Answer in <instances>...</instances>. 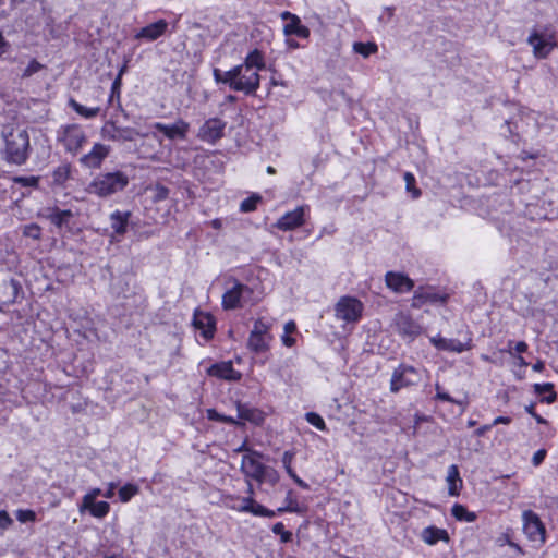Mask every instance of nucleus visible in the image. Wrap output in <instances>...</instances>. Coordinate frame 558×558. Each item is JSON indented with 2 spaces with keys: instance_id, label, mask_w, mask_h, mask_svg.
<instances>
[{
  "instance_id": "1",
  "label": "nucleus",
  "mask_w": 558,
  "mask_h": 558,
  "mask_svg": "<svg viewBox=\"0 0 558 558\" xmlns=\"http://www.w3.org/2000/svg\"><path fill=\"white\" fill-rule=\"evenodd\" d=\"M265 68L264 57L257 49L251 51L242 64L231 69V89L253 95L259 87L260 76L258 72Z\"/></svg>"
},
{
  "instance_id": "2",
  "label": "nucleus",
  "mask_w": 558,
  "mask_h": 558,
  "mask_svg": "<svg viewBox=\"0 0 558 558\" xmlns=\"http://www.w3.org/2000/svg\"><path fill=\"white\" fill-rule=\"evenodd\" d=\"M1 135L3 159L10 165H24L31 153L28 132L20 126L7 125L3 126Z\"/></svg>"
},
{
  "instance_id": "3",
  "label": "nucleus",
  "mask_w": 558,
  "mask_h": 558,
  "mask_svg": "<svg viewBox=\"0 0 558 558\" xmlns=\"http://www.w3.org/2000/svg\"><path fill=\"white\" fill-rule=\"evenodd\" d=\"M129 184V177L122 171L98 173L88 183L86 192L100 198H108L122 192Z\"/></svg>"
},
{
  "instance_id": "4",
  "label": "nucleus",
  "mask_w": 558,
  "mask_h": 558,
  "mask_svg": "<svg viewBox=\"0 0 558 558\" xmlns=\"http://www.w3.org/2000/svg\"><path fill=\"white\" fill-rule=\"evenodd\" d=\"M227 290L222 294L221 305L226 311L242 308L247 304H255L257 299L254 295V290L240 282L234 277H229L226 281Z\"/></svg>"
},
{
  "instance_id": "5",
  "label": "nucleus",
  "mask_w": 558,
  "mask_h": 558,
  "mask_svg": "<svg viewBox=\"0 0 558 558\" xmlns=\"http://www.w3.org/2000/svg\"><path fill=\"white\" fill-rule=\"evenodd\" d=\"M363 303L354 296H341L335 304V317L344 325L356 324L363 314Z\"/></svg>"
},
{
  "instance_id": "6",
  "label": "nucleus",
  "mask_w": 558,
  "mask_h": 558,
  "mask_svg": "<svg viewBox=\"0 0 558 558\" xmlns=\"http://www.w3.org/2000/svg\"><path fill=\"white\" fill-rule=\"evenodd\" d=\"M57 138L72 155H76L87 141L83 128L75 123L60 126Z\"/></svg>"
},
{
  "instance_id": "7",
  "label": "nucleus",
  "mask_w": 558,
  "mask_h": 558,
  "mask_svg": "<svg viewBox=\"0 0 558 558\" xmlns=\"http://www.w3.org/2000/svg\"><path fill=\"white\" fill-rule=\"evenodd\" d=\"M422 380V369L412 365L400 364L392 373L390 391L396 393L403 388L416 386Z\"/></svg>"
},
{
  "instance_id": "8",
  "label": "nucleus",
  "mask_w": 558,
  "mask_h": 558,
  "mask_svg": "<svg viewBox=\"0 0 558 558\" xmlns=\"http://www.w3.org/2000/svg\"><path fill=\"white\" fill-rule=\"evenodd\" d=\"M264 454L256 450H248L242 457L241 471L247 477L263 483L266 477L267 466L262 462Z\"/></svg>"
},
{
  "instance_id": "9",
  "label": "nucleus",
  "mask_w": 558,
  "mask_h": 558,
  "mask_svg": "<svg viewBox=\"0 0 558 558\" xmlns=\"http://www.w3.org/2000/svg\"><path fill=\"white\" fill-rule=\"evenodd\" d=\"M526 41L532 47L536 59H546L557 45L553 34H544L537 29L530 33Z\"/></svg>"
},
{
  "instance_id": "10",
  "label": "nucleus",
  "mask_w": 558,
  "mask_h": 558,
  "mask_svg": "<svg viewBox=\"0 0 558 558\" xmlns=\"http://www.w3.org/2000/svg\"><path fill=\"white\" fill-rule=\"evenodd\" d=\"M226 126V121L219 118H209L198 129L197 137L203 142L215 144L223 137Z\"/></svg>"
},
{
  "instance_id": "11",
  "label": "nucleus",
  "mask_w": 558,
  "mask_h": 558,
  "mask_svg": "<svg viewBox=\"0 0 558 558\" xmlns=\"http://www.w3.org/2000/svg\"><path fill=\"white\" fill-rule=\"evenodd\" d=\"M523 531L526 537L532 542L545 543V527L539 517L532 510H526L522 514Z\"/></svg>"
},
{
  "instance_id": "12",
  "label": "nucleus",
  "mask_w": 558,
  "mask_h": 558,
  "mask_svg": "<svg viewBox=\"0 0 558 558\" xmlns=\"http://www.w3.org/2000/svg\"><path fill=\"white\" fill-rule=\"evenodd\" d=\"M308 205L298 206L293 210L282 215L275 223V227L281 231H291L302 227L305 223V215L308 214Z\"/></svg>"
},
{
  "instance_id": "13",
  "label": "nucleus",
  "mask_w": 558,
  "mask_h": 558,
  "mask_svg": "<svg viewBox=\"0 0 558 558\" xmlns=\"http://www.w3.org/2000/svg\"><path fill=\"white\" fill-rule=\"evenodd\" d=\"M393 326L400 336L409 338L410 340H413L422 331V327L411 317L410 314L404 312H399L395 315Z\"/></svg>"
},
{
  "instance_id": "14",
  "label": "nucleus",
  "mask_w": 558,
  "mask_h": 558,
  "mask_svg": "<svg viewBox=\"0 0 558 558\" xmlns=\"http://www.w3.org/2000/svg\"><path fill=\"white\" fill-rule=\"evenodd\" d=\"M151 128L161 132L169 140H185L190 130V124L186 121L179 119L173 124L156 122Z\"/></svg>"
},
{
  "instance_id": "15",
  "label": "nucleus",
  "mask_w": 558,
  "mask_h": 558,
  "mask_svg": "<svg viewBox=\"0 0 558 558\" xmlns=\"http://www.w3.org/2000/svg\"><path fill=\"white\" fill-rule=\"evenodd\" d=\"M206 373L209 376L227 381H239L242 378V374L234 369L231 361L215 363L206 369Z\"/></svg>"
},
{
  "instance_id": "16",
  "label": "nucleus",
  "mask_w": 558,
  "mask_h": 558,
  "mask_svg": "<svg viewBox=\"0 0 558 558\" xmlns=\"http://www.w3.org/2000/svg\"><path fill=\"white\" fill-rule=\"evenodd\" d=\"M110 153V148L101 143H96L88 154L81 157V163L89 169L99 168Z\"/></svg>"
},
{
  "instance_id": "17",
  "label": "nucleus",
  "mask_w": 558,
  "mask_h": 558,
  "mask_svg": "<svg viewBox=\"0 0 558 558\" xmlns=\"http://www.w3.org/2000/svg\"><path fill=\"white\" fill-rule=\"evenodd\" d=\"M448 295L439 294L432 288H418L415 290L414 295L412 298V306L421 307L427 303H446Z\"/></svg>"
},
{
  "instance_id": "18",
  "label": "nucleus",
  "mask_w": 558,
  "mask_h": 558,
  "mask_svg": "<svg viewBox=\"0 0 558 558\" xmlns=\"http://www.w3.org/2000/svg\"><path fill=\"white\" fill-rule=\"evenodd\" d=\"M385 279L387 287L397 293H405L414 288L413 280L402 272L388 271Z\"/></svg>"
},
{
  "instance_id": "19",
  "label": "nucleus",
  "mask_w": 558,
  "mask_h": 558,
  "mask_svg": "<svg viewBox=\"0 0 558 558\" xmlns=\"http://www.w3.org/2000/svg\"><path fill=\"white\" fill-rule=\"evenodd\" d=\"M168 29V22L166 20H158L151 24L141 28L136 34V39H144L146 41H154L166 34Z\"/></svg>"
},
{
  "instance_id": "20",
  "label": "nucleus",
  "mask_w": 558,
  "mask_h": 558,
  "mask_svg": "<svg viewBox=\"0 0 558 558\" xmlns=\"http://www.w3.org/2000/svg\"><path fill=\"white\" fill-rule=\"evenodd\" d=\"M240 512H250L257 517L274 518L276 511L267 509L260 504H257L252 497L242 498L239 506H233Z\"/></svg>"
},
{
  "instance_id": "21",
  "label": "nucleus",
  "mask_w": 558,
  "mask_h": 558,
  "mask_svg": "<svg viewBox=\"0 0 558 558\" xmlns=\"http://www.w3.org/2000/svg\"><path fill=\"white\" fill-rule=\"evenodd\" d=\"M193 324L196 329L201 330V333L205 340H209L214 337L216 322L210 314L204 312H195Z\"/></svg>"
},
{
  "instance_id": "22",
  "label": "nucleus",
  "mask_w": 558,
  "mask_h": 558,
  "mask_svg": "<svg viewBox=\"0 0 558 558\" xmlns=\"http://www.w3.org/2000/svg\"><path fill=\"white\" fill-rule=\"evenodd\" d=\"M281 16L283 20H289L283 27L284 35H295L301 38H307L310 36V29L301 23L299 16L288 11L283 12Z\"/></svg>"
},
{
  "instance_id": "23",
  "label": "nucleus",
  "mask_w": 558,
  "mask_h": 558,
  "mask_svg": "<svg viewBox=\"0 0 558 558\" xmlns=\"http://www.w3.org/2000/svg\"><path fill=\"white\" fill-rule=\"evenodd\" d=\"M44 217L58 229L66 227L74 214L70 209H60L59 207L46 208Z\"/></svg>"
},
{
  "instance_id": "24",
  "label": "nucleus",
  "mask_w": 558,
  "mask_h": 558,
  "mask_svg": "<svg viewBox=\"0 0 558 558\" xmlns=\"http://www.w3.org/2000/svg\"><path fill=\"white\" fill-rule=\"evenodd\" d=\"M430 343L438 350L462 353L470 349L468 343H462L457 339H447L441 336H435L429 339Z\"/></svg>"
},
{
  "instance_id": "25",
  "label": "nucleus",
  "mask_w": 558,
  "mask_h": 558,
  "mask_svg": "<svg viewBox=\"0 0 558 558\" xmlns=\"http://www.w3.org/2000/svg\"><path fill=\"white\" fill-rule=\"evenodd\" d=\"M130 217V211L114 210L110 214V226L113 234L122 236L126 233Z\"/></svg>"
},
{
  "instance_id": "26",
  "label": "nucleus",
  "mask_w": 558,
  "mask_h": 558,
  "mask_svg": "<svg viewBox=\"0 0 558 558\" xmlns=\"http://www.w3.org/2000/svg\"><path fill=\"white\" fill-rule=\"evenodd\" d=\"M137 136H145L133 128H121L113 125L112 132L109 134V140L116 142H133Z\"/></svg>"
},
{
  "instance_id": "27",
  "label": "nucleus",
  "mask_w": 558,
  "mask_h": 558,
  "mask_svg": "<svg viewBox=\"0 0 558 558\" xmlns=\"http://www.w3.org/2000/svg\"><path fill=\"white\" fill-rule=\"evenodd\" d=\"M272 336H259L250 333L247 348L254 353H264L269 350Z\"/></svg>"
},
{
  "instance_id": "28",
  "label": "nucleus",
  "mask_w": 558,
  "mask_h": 558,
  "mask_svg": "<svg viewBox=\"0 0 558 558\" xmlns=\"http://www.w3.org/2000/svg\"><path fill=\"white\" fill-rule=\"evenodd\" d=\"M88 510L90 515L97 519L105 518L110 511V505L107 501H92V502H82L80 506V511Z\"/></svg>"
},
{
  "instance_id": "29",
  "label": "nucleus",
  "mask_w": 558,
  "mask_h": 558,
  "mask_svg": "<svg viewBox=\"0 0 558 558\" xmlns=\"http://www.w3.org/2000/svg\"><path fill=\"white\" fill-rule=\"evenodd\" d=\"M446 481L448 484V494L450 496L459 495L460 488L462 486V480L460 477L457 465L452 464L448 468Z\"/></svg>"
},
{
  "instance_id": "30",
  "label": "nucleus",
  "mask_w": 558,
  "mask_h": 558,
  "mask_svg": "<svg viewBox=\"0 0 558 558\" xmlns=\"http://www.w3.org/2000/svg\"><path fill=\"white\" fill-rule=\"evenodd\" d=\"M111 293L117 298H128L131 293L130 281L125 277H118L110 284Z\"/></svg>"
},
{
  "instance_id": "31",
  "label": "nucleus",
  "mask_w": 558,
  "mask_h": 558,
  "mask_svg": "<svg viewBox=\"0 0 558 558\" xmlns=\"http://www.w3.org/2000/svg\"><path fill=\"white\" fill-rule=\"evenodd\" d=\"M422 539L428 545H435L440 539H448V534L445 530L428 526L423 530Z\"/></svg>"
},
{
  "instance_id": "32",
  "label": "nucleus",
  "mask_w": 558,
  "mask_h": 558,
  "mask_svg": "<svg viewBox=\"0 0 558 558\" xmlns=\"http://www.w3.org/2000/svg\"><path fill=\"white\" fill-rule=\"evenodd\" d=\"M69 107H71L77 114L85 119H93L97 117L100 112V107H85L77 102L74 98H70L68 101Z\"/></svg>"
},
{
  "instance_id": "33",
  "label": "nucleus",
  "mask_w": 558,
  "mask_h": 558,
  "mask_svg": "<svg viewBox=\"0 0 558 558\" xmlns=\"http://www.w3.org/2000/svg\"><path fill=\"white\" fill-rule=\"evenodd\" d=\"M71 174V165L63 162L52 171V181L57 185H62Z\"/></svg>"
},
{
  "instance_id": "34",
  "label": "nucleus",
  "mask_w": 558,
  "mask_h": 558,
  "mask_svg": "<svg viewBox=\"0 0 558 558\" xmlns=\"http://www.w3.org/2000/svg\"><path fill=\"white\" fill-rule=\"evenodd\" d=\"M451 514L459 521L464 522H474L476 520V514L474 512H470L463 505L456 504L451 508Z\"/></svg>"
},
{
  "instance_id": "35",
  "label": "nucleus",
  "mask_w": 558,
  "mask_h": 558,
  "mask_svg": "<svg viewBox=\"0 0 558 558\" xmlns=\"http://www.w3.org/2000/svg\"><path fill=\"white\" fill-rule=\"evenodd\" d=\"M140 492V488L137 485L135 484H132V483H128L125 485H123L118 494H119V498L122 502H128L130 501L135 495H137Z\"/></svg>"
},
{
  "instance_id": "36",
  "label": "nucleus",
  "mask_w": 558,
  "mask_h": 558,
  "mask_svg": "<svg viewBox=\"0 0 558 558\" xmlns=\"http://www.w3.org/2000/svg\"><path fill=\"white\" fill-rule=\"evenodd\" d=\"M354 52L363 56L364 58L369 57L371 54L377 52L378 48L375 43H354L353 45Z\"/></svg>"
},
{
  "instance_id": "37",
  "label": "nucleus",
  "mask_w": 558,
  "mask_h": 558,
  "mask_svg": "<svg viewBox=\"0 0 558 558\" xmlns=\"http://www.w3.org/2000/svg\"><path fill=\"white\" fill-rule=\"evenodd\" d=\"M236 409H238V417L239 418L250 421V422L257 421L258 412L255 409L250 408L242 403H238Z\"/></svg>"
},
{
  "instance_id": "38",
  "label": "nucleus",
  "mask_w": 558,
  "mask_h": 558,
  "mask_svg": "<svg viewBox=\"0 0 558 558\" xmlns=\"http://www.w3.org/2000/svg\"><path fill=\"white\" fill-rule=\"evenodd\" d=\"M534 391L538 395L549 392L547 397L543 399L546 403H553L556 400V392L554 391V385L550 383L535 384Z\"/></svg>"
},
{
  "instance_id": "39",
  "label": "nucleus",
  "mask_w": 558,
  "mask_h": 558,
  "mask_svg": "<svg viewBox=\"0 0 558 558\" xmlns=\"http://www.w3.org/2000/svg\"><path fill=\"white\" fill-rule=\"evenodd\" d=\"M270 328L271 324L269 322H266L263 318H258L254 322L253 329L251 330L250 333L259 336H271Z\"/></svg>"
},
{
  "instance_id": "40",
  "label": "nucleus",
  "mask_w": 558,
  "mask_h": 558,
  "mask_svg": "<svg viewBox=\"0 0 558 558\" xmlns=\"http://www.w3.org/2000/svg\"><path fill=\"white\" fill-rule=\"evenodd\" d=\"M262 201V196L258 194H253L252 196L243 199L240 204V210L242 213H251L254 211L257 207V204Z\"/></svg>"
},
{
  "instance_id": "41",
  "label": "nucleus",
  "mask_w": 558,
  "mask_h": 558,
  "mask_svg": "<svg viewBox=\"0 0 558 558\" xmlns=\"http://www.w3.org/2000/svg\"><path fill=\"white\" fill-rule=\"evenodd\" d=\"M12 180L15 184H19L24 187H37L39 184L40 178L36 177V175H28V177L21 175V177H14Z\"/></svg>"
},
{
  "instance_id": "42",
  "label": "nucleus",
  "mask_w": 558,
  "mask_h": 558,
  "mask_svg": "<svg viewBox=\"0 0 558 558\" xmlns=\"http://www.w3.org/2000/svg\"><path fill=\"white\" fill-rule=\"evenodd\" d=\"M305 418L311 425L315 426L317 429H319L322 432L327 430L325 421L319 414H317L315 412H307L305 414Z\"/></svg>"
},
{
  "instance_id": "43",
  "label": "nucleus",
  "mask_w": 558,
  "mask_h": 558,
  "mask_svg": "<svg viewBox=\"0 0 558 558\" xmlns=\"http://www.w3.org/2000/svg\"><path fill=\"white\" fill-rule=\"evenodd\" d=\"M403 179L405 181L407 191L412 193L413 198H417L421 195V191L414 186L415 177L411 172H405Z\"/></svg>"
},
{
  "instance_id": "44",
  "label": "nucleus",
  "mask_w": 558,
  "mask_h": 558,
  "mask_svg": "<svg viewBox=\"0 0 558 558\" xmlns=\"http://www.w3.org/2000/svg\"><path fill=\"white\" fill-rule=\"evenodd\" d=\"M272 532L276 535H280V541L282 543H289L292 539V533L284 530V525L282 522H277L276 524H274Z\"/></svg>"
},
{
  "instance_id": "45",
  "label": "nucleus",
  "mask_w": 558,
  "mask_h": 558,
  "mask_svg": "<svg viewBox=\"0 0 558 558\" xmlns=\"http://www.w3.org/2000/svg\"><path fill=\"white\" fill-rule=\"evenodd\" d=\"M41 69H44V65L39 63L36 59H33L28 65L23 70L21 76L23 78H27L39 72Z\"/></svg>"
},
{
  "instance_id": "46",
  "label": "nucleus",
  "mask_w": 558,
  "mask_h": 558,
  "mask_svg": "<svg viewBox=\"0 0 558 558\" xmlns=\"http://www.w3.org/2000/svg\"><path fill=\"white\" fill-rule=\"evenodd\" d=\"M23 234L34 240H39L41 236V228L36 223L26 225L23 228Z\"/></svg>"
},
{
  "instance_id": "47",
  "label": "nucleus",
  "mask_w": 558,
  "mask_h": 558,
  "mask_svg": "<svg viewBox=\"0 0 558 558\" xmlns=\"http://www.w3.org/2000/svg\"><path fill=\"white\" fill-rule=\"evenodd\" d=\"M120 88H121V73L118 74L116 80L113 81L111 85V93L109 96V104H112L114 98H117L118 102L120 104Z\"/></svg>"
},
{
  "instance_id": "48",
  "label": "nucleus",
  "mask_w": 558,
  "mask_h": 558,
  "mask_svg": "<svg viewBox=\"0 0 558 558\" xmlns=\"http://www.w3.org/2000/svg\"><path fill=\"white\" fill-rule=\"evenodd\" d=\"M3 286L7 290L10 291L11 301H14L21 290V284L15 279H10L3 282Z\"/></svg>"
},
{
  "instance_id": "49",
  "label": "nucleus",
  "mask_w": 558,
  "mask_h": 558,
  "mask_svg": "<svg viewBox=\"0 0 558 558\" xmlns=\"http://www.w3.org/2000/svg\"><path fill=\"white\" fill-rule=\"evenodd\" d=\"M214 78L217 83L227 84L231 88L232 78H229L228 75H231V70L222 72L219 69H214Z\"/></svg>"
},
{
  "instance_id": "50",
  "label": "nucleus",
  "mask_w": 558,
  "mask_h": 558,
  "mask_svg": "<svg viewBox=\"0 0 558 558\" xmlns=\"http://www.w3.org/2000/svg\"><path fill=\"white\" fill-rule=\"evenodd\" d=\"M153 191H154V196H153L154 202L163 201L169 196V189L165 185L157 184V185H155Z\"/></svg>"
},
{
  "instance_id": "51",
  "label": "nucleus",
  "mask_w": 558,
  "mask_h": 558,
  "mask_svg": "<svg viewBox=\"0 0 558 558\" xmlns=\"http://www.w3.org/2000/svg\"><path fill=\"white\" fill-rule=\"evenodd\" d=\"M16 519L22 523L33 522L36 519V514L33 510L20 509L16 511Z\"/></svg>"
},
{
  "instance_id": "52",
  "label": "nucleus",
  "mask_w": 558,
  "mask_h": 558,
  "mask_svg": "<svg viewBox=\"0 0 558 558\" xmlns=\"http://www.w3.org/2000/svg\"><path fill=\"white\" fill-rule=\"evenodd\" d=\"M13 523V520L10 518L9 513L4 510L0 511V529L7 530Z\"/></svg>"
},
{
  "instance_id": "53",
  "label": "nucleus",
  "mask_w": 558,
  "mask_h": 558,
  "mask_svg": "<svg viewBox=\"0 0 558 558\" xmlns=\"http://www.w3.org/2000/svg\"><path fill=\"white\" fill-rule=\"evenodd\" d=\"M100 488H92L87 494L84 495L82 502H92L97 499L98 496L102 495Z\"/></svg>"
},
{
  "instance_id": "54",
  "label": "nucleus",
  "mask_w": 558,
  "mask_h": 558,
  "mask_svg": "<svg viewBox=\"0 0 558 558\" xmlns=\"http://www.w3.org/2000/svg\"><path fill=\"white\" fill-rule=\"evenodd\" d=\"M534 408H535V404L531 403L529 405H525V411L530 415H532L538 424H547V421L544 417H542L539 414H537L535 412Z\"/></svg>"
},
{
  "instance_id": "55",
  "label": "nucleus",
  "mask_w": 558,
  "mask_h": 558,
  "mask_svg": "<svg viewBox=\"0 0 558 558\" xmlns=\"http://www.w3.org/2000/svg\"><path fill=\"white\" fill-rule=\"evenodd\" d=\"M545 457H546L545 449H539L536 452H534V454L532 457L533 465L538 466L544 461Z\"/></svg>"
},
{
  "instance_id": "56",
  "label": "nucleus",
  "mask_w": 558,
  "mask_h": 558,
  "mask_svg": "<svg viewBox=\"0 0 558 558\" xmlns=\"http://www.w3.org/2000/svg\"><path fill=\"white\" fill-rule=\"evenodd\" d=\"M294 456H295V452H293V451H284L283 452L281 461H282L284 469L292 466V461L294 459Z\"/></svg>"
},
{
  "instance_id": "57",
  "label": "nucleus",
  "mask_w": 558,
  "mask_h": 558,
  "mask_svg": "<svg viewBox=\"0 0 558 558\" xmlns=\"http://www.w3.org/2000/svg\"><path fill=\"white\" fill-rule=\"evenodd\" d=\"M206 413H207V418L210 421L220 422L222 418V414L217 412L215 409H208L206 411Z\"/></svg>"
},
{
  "instance_id": "58",
  "label": "nucleus",
  "mask_w": 558,
  "mask_h": 558,
  "mask_svg": "<svg viewBox=\"0 0 558 558\" xmlns=\"http://www.w3.org/2000/svg\"><path fill=\"white\" fill-rule=\"evenodd\" d=\"M281 341L287 348H291L295 344V339L291 337L290 333L286 332L281 336Z\"/></svg>"
},
{
  "instance_id": "59",
  "label": "nucleus",
  "mask_w": 558,
  "mask_h": 558,
  "mask_svg": "<svg viewBox=\"0 0 558 558\" xmlns=\"http://www.w3.org/2000/svg\"><path fill=\"white\" fill-rule=\"evenodd\" d=\"M278 478H279V476L275 470L267 469L265 481H267L271 484H276L278 482Z\"/></svg>"
},
{
  "instance_id": "60",
  "label": "nucleus",
  "mask_w": 558,
  "mask_h": 558,
  "mask_svg": "<svg viewBox=\"0 0 558 558\" xmlns=\"http://www.w3.org/2000/svg\"><path fill=\"white\" fill-rule=\"evenodd\" d=\"M300 509H299V505L298 502H295V506H292V505H287L286 507H280L278 508V510L276 511V513H281V512H299Z\"/></svg>"
},
{
  "instance_id": "61",
  "label": "nucleus",
  "mask_w": 558,
  "mask_h": 558,
  "mask_svg": "<svg viewBox=\"0 0 558 558\" xmlns=\"http://www.w3.org/2000/svg\"><path fill=\"white\" fill-rule=\"evenodd\" d=\"M117 485L116 483L111 482L108 484V488L104 492L102 496L105 498H112L114 496V489H116Z\"/></svg>"
},
{
  "instance_id": "62",
  "label": "nucleus",
  "mask_w": 558,
  "mask_h": 558,
  "mask_svg": "<svg viewBox=\"0 0 558 558\" xmlns=\"http://www.w3.org/2000/svg\"><path fill=\"white\" fill-rule=\"evenodd\" d=\"M9 48V43L5 40V38L2 35V32L0 31V57L7 52Z\"/></svg>"
},
{
  "instance_id": "63",
  "label": "nucleus",
  "mask_w": 558,
  "mask_h": 558,
  "mask_svg": "<svg viewBox=\"0 0 558 558\" xmlns=\"http://www.w3.org/2000/svg\"><path fill=\"white\" fill-rule=\"evenodd\" d=\"M296 330V325L293 320H289L283 326V331L286 333H292Z\"/></svg>"
},
{
  "instance_id": "64",
  "label": "nucleus",
  "mask_w": 558,
  "mask_h": 558,
  "mask_svg": "<svg viewBox=\"0 0 558 558\" xmlns=\"http://www.w3.org/2000/svg\"><path fill=\"white\" fill-rule=\"evenodd\" d=\"M510 423H511V417H509V416H497L493 421L492 425L494 426V425H498V424H510Z\"/></svg>"
}]
</instances>
